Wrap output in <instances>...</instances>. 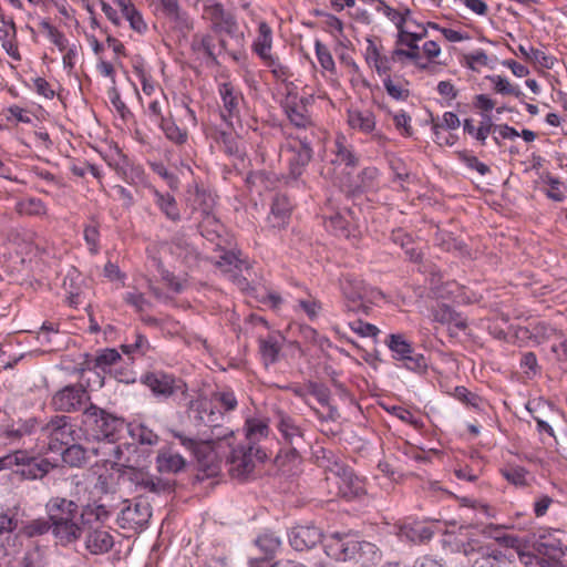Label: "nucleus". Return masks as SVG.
Masks as SVG:
<instances>
[{
    "label": "nucleus",
    "instance_id": "nucleus-58",
    "mask_svg": "<svg viewBox=\"0 0 567 567\" xmlns=\"http://www.w3.org/2000/svg\"><path fill=\"white\" fill-rule=\"evenodd\" d=\"M460 158L468 168L477 171L481 175L489 173V167L486 164L482 163L476 156L471 155L467 152L460 153Z\"/></svg>",
    "mask_w": 567,
    "mask_h": 567
},
{
    "label": "nucleus",
    "instance_id": "nucleus-17",
    "mask_svg": "<svg viewBox=\"0 0 567 567\" xmlns=\"http://www.w3.org/2000/svg\"><path fill=\"white\" fill-rule=\"evenodd\" d=\"M85 548L92 555H102L110 551L114 546L113 536L102 527L84 529Z\"/></svg>",
    "mask_w": 567,
    "mask_h": 567
},
{
    "label": "nucleus",
    "instance_id": "nucleus-13",
    "mask_svg": "<svg viewBox=\"0 0 567 567\" xmlns=\"http://www.w3.org/2000/svg\"><path fill=\"white\" fill-rule=\"evenodd\" d=\"M14 462L19 466L17 473L25 480H39L44 477L50 470L52 464L42 457L29 456L24 452H16Z\"/></svg>",
    "mask_w": 567,
    "mask_h": 567
},
{
    "label": "nucleus",
    "instance_id": "nucleus-19",
    "mask_svg": "<svg viewBox=\"0 0 567 567\" xmlns=\"http://www.w3.org/2000/svg\"><path fill=\"white\" fill-rule=\"evenodd\" d=\"M405 22V18L403 16L400 17L396 27L400 30L399 34V43L403 45H409V50L396 49L393 52L394 56H405L412 60H416L420 56L419 47L416 42L424 37V33L409 32L403 30V23Z\"/></svg>",
    "mask_w": 567,
    "mask_h": 567
},
{
    "label": "nucleus",
    "instance_id": "nucleus-54",
    "mask_svg": "<svg viewBox=\"0 0 567 567\" xmlns=\"http://www.w3.org/2000/svg\"><path fill=\"white\" fill-rule=\"evenodd\" d=\"M212 400L219 403L226 412L233 411L237 406V400L231 391H215Z\"/></svg>",
    "mask_w": 567,
    "mask_h": 567
},
{
    "label": "nucleus",
    "instance_id": "nucleus-44",
    "mask_svg": "<svg viewBox=\"0 0 567 567\" xmlns=\"http://www.w3.org/2000/svg\"><path fill=\"white\" fill-rule=\"evenodd\" d=\"M487 79L493 83L496 93L502 95H514L520 99L524 94L522 91L509 83V81L501 75H491Z\"/></svg>",
    "mask_w": 567,
    "mask_h": 567
},
{
    "label": "nucleus",
    "instance_id": "nucleus-50",
    "mask_svg": "<svg viewBox=\"0 0 567 567\" xmlns=\"http://www.w3.org/2000/svg\"><path fill=\"white\" fill-rule=\"evenodd\" d=\"M267 220L272 228L280 230L284 226V200L279 196L274 198Z\"/></svg>",
    "mask_w": 567,
    "mask_h": 567
},
{
    "label": "nucleus",
    "instance_id": "nucleus-31",
    "mask_svg": "<svg viewBox=\"0 0 567 567\" xmlns=\"http://www.w3.org/2000/svg\"><path fill=\"white\" fill-rule=\"evenodd\" d=\"M24 513L19 512L18 507H13L8 509L4 513H0V538L12 534L13 532H19L20 526V516H23Z\"/></svg>",
    "mask_w": 567,
    "mask_h": 567
},
{
    "label": "nucleus",
    "instance_id": "nucleus-47",
    "mask_svg": "<svg viewBox=\"0 0 567 567\" xmlns=\"http://www.w3.org/2000/svg\"><path fill=\"white\" fill-rule=\"evenodd\" d=\"M245 265L243 260H240L234 252H225L219 257L216 261V267L221 271L230 275L235 270H241V267Z\"/></svg>",
    "mask_w": 567,
    "mask_h": 567
},
{
    "label": "nucleus",
    "instance_id": "nucleus-30",
    "mask_svg": "<svg viewBox=\"0 0 567 567\" xmlns=\"http://www.w3.org/2000/svg\"><path fill=\"white\" fill-rule=\"evenodd\" d=\"M167 140L176 145H184L188 140V132L176 125L172 117H162L159 124Z\"/></svg>",
    "mask_w": 567,
    "mask_h": 567
},
{
    "label": "nucleus",
    "instance_id": "nucleus-46",
    "mask_svg": "<svg viewBox=\"0 0 567 567\" xmlns=\"http://www.w3.org/2000/svg\"><path fill=\"white\" fill-rule=\"evenodd\" d=\"M542 179L549 186L546 192L548 198L555 202H563L565 199L564 184L557 177H554L547 173L542 176Z\"/></svg>",
    "mask_w": 567,
    "mask_h": 567
},
{
    "label": "nucleus",
    "instance_id": "nucleus-60",
    "mask_svg": "<svg viewBox=\"0 0 567 567\" xmlns=\"http://www.w3.org/2000/svg\"><path fill=\"white\" fill-rule=\"evenodd\" d=\"M124 18L128 21L130 27L137 33L142 34L146 32L147 24L144 21L142 13L136 8L131 10V12L127 13Z\"/></svg>",
    "mask_w": 567,
    "mask_h": 567
},
{
    "label": "nucleus",
    "instance_id": "nucleus-40",
    "mask_svg": "<svg viewBox=\"0 0 567 567\" xmlns=\"http://www.w3.org/2000/svg\"><path fill=\"white\" fill-rule=\"evenodd\" d=\"M264 64L269 69V73L276 84L275 90L280 93L281 83L284 82V68L279 61V58H274L270 53L260 56Z\"/></svg>",
    "mask_w": 567,
    "mask_h": 567
},
{
    "label": "nucleus",
    "instance_id": "nucleus-7",
    "mask_svg": "<svg viewBox=\"0 0 567 567\" xmlns=\"http://www.w3.org/2000/svg\"><path fill=\"white\" fill-rule=\"evenodd\" d=\"M142 382L157 398L168 399L178 396L179 402L188 399L187 384L181 378L165 371L155 370L147 372L142 377Z\"/></svg>",
    "mask_w": 567,
    "mask_h": 567
},
{
    "label": "nucleus",
    "instance_id": "nucleus-15",
    "mask_svg": "<svg viewBox=\"0 0 567 567\" xmlns=\"http://www.w3.org/2000/svg\"><path fill=\"white\" fill-rule=\"evenodd\" d=\"M38 430L41 431L40 420L35 416H30L28 419H19L18 421L4 426L2 435L10 443H24V439L34 435Z\"/></svg>",
    "mask_w": 567,
    "mask_h": 567
},
{
    "label": "nucleus",
    "instance_id": "nucleus-42",
    "mask_svg": "<svg viewBox=\"0 0 567 567\" xmlns=\"http://www.w3.org/2000/svg\"><path fill=\"white\" fill-rule=\"evenodd\" d=\"M280 344L274 337H267L260 340V352L266 364L278 360Z\"/></svg>",
    "mask_w": 567,
    "mask_h": 567
},
{
    "label": "nucleus",
    "instance_id": "nucleus-28",
    "mask_svg": "<svg viewBox=\"0 0 567 567\" xmlns=\"http://www.w3.org/2000/svg\"><path fill=\"white\" fill-rule=\"evenodd\" d=\"M247 445L256 446V443L267 437L269 426L266 420L262 419H248L245 424Z\"/></svg>",
    "mask_w": 567,
    "mask_h": 567
},
{
    "label": "nucleus",
    "instance_id": "nucleus-62",
    "mask_svg": "<svg viewBox=\"0 0 567 567\" xmlns=\"http://www.w3.org/2000/svg\"><path fill=\"white\" fill-rule=\"evenodd\" d=\"M316 53L321 66L324 70L330 71L334 69L333 58L326 45L321 44L320 42H316Z\"/></svg>",
    "mask_w": 567,
    "mask_h": 567
},
{
    "label": "nucleus",
    "instance_id": "nucleus-56",
    "mask_svg": "<svg viewBox=\"0 0 567 567\" xmlns=\"http://www.w3.org/2000/svg\"><path fill=\"white\" fill-rule=\"evenodd\" d=\"M326 223L327 227L331 228L336 235L348 236V221L341 214L331 215Z\"/></svg>",
    "mask_w": 567,
    "mask_h": 567
},
{
    "label": "nucleus",
    "instance_id": "nucleus-24",
    "mask_svg": "<svg viewBox=\"0 0 567 567\" xmlns=\"http://www.w3.org/2000/svg\"><path fill=\"white\" fill-rule=\"evenodd\" d=\"M434 532L430 526L423 524L405 525L400 528L399 537L402 540H409L412 543H425L429 542Z\"/></svg>",
    "mask_w": 567,
    "mask_h": 567
},
{
    "label": "nucleus",
    "instance_id": "nucleus-29",
    "mask_svg": "<svg viewBox=\"0 0 567 567\" xmlns=\"http://www.w3.org/2000/svg\"><path fill=\"white\" fill-rule=\"evenodd\" d=\"M116 441H104L99 443L96 447L91 449V454L99 456L101 449L109 450L112 453V457H102L101 461L105 464H110L114 471H121L120 461L123 456V450L120 445L115 444Z\"/></svg>",
    "mask_w": 567,
    "mask_h": 567
},
{
    "label": "nucleus",
    "instance_id": "nucleus-5",
    "mask_svg": "<svg viewBox=\"0 0 567 567\" xmlns=\"http://www.w3.org/2000/svg\"><path fill=\"white\" fill-rule=\"evenodd\" d=\"M75 506L73 522L78 527L75 543L82 538L84 529L101 527L109 520L116 505L113 502L104 501L102 496H89L87 502L80 506L75 501L69 499Z\"/></svg>",
    "mask_w": 567,
    "mask_h": 567
},
{
    "label": "nucleus",
    "instance_id": "nucleus-12",
    "mask_svg": "<svg viewBox=\"0 0 567 567\" xmlns=\"http://www.w3.org/2000/svg\"><path fill=\"white\" fill-rule=\"evenodd\" d=\"M307 443L303 440L300 429L286 419V463H292V475L301 473L302 453Z\"/></svg>",
    "mask_w": 567,
    "mask_h": 567
},
{
    "label": "nucleus",
    "instance_id": "nucleus-63",
    "mask_svg": "<svg viewBox=\"0 0 567 567\" xmlns=\"http://www.w3.org/2000/svg\"><path fill=\"white\" fill-rule=\"evenodd\" d=\"M495 133V124L492 122L491 116L485 115L484 120L481 122L480 126L475 132V138L482 144L485 145L486 138L489 133Z\"/></svg>",
    "mask_w": 567,
    "mask_h": 567
},
{
    "label": "nucleus",
    "instance_id": "nucleus-35",
    "mask_svg": "<svg viewBox=\"0 0 567 567\" xmlns=\"http://www.w3.org/2000/svg\"><path fill=\"white\" fill-rule=\"evenodd\" d=\"M190 48L194 52H202L216 62L215 43L212 34L196 33L192 38Z\"/></svg>",
    "mask_w": 567,
    "mask_h": 567
},
{
    "label": "nucleus",
    "instance_id": "nucleus-4",
    "mask_svg": "<svg viewBox=\"0 0 567 567\" xmlns=\"http://www.w3.org/2000/svg\"><path fill=\"white\" fill-rule=\"evenodd\" d=\"M81 425L87 436L102 443L117 441L126 427L125 420L93 403L81 414Z\"/></svg>",
    "mask_w": 567,
    "mask_h": 567
},
{
    "label": "nucleus",
    "instance_id": "nucleus-48",
    "mask_svg": "<svg viewBox=\"0 0 567 567\" xmlns=\"http://www.w3.org/2000/svg\"><path fill=\"white\" fill-rule=\"evenodd\" d=\"M121 359V354L115 349H104L95 355L94 367L105 371Z\"/></svg>",
    "mask_w": 567,
    "mask_h": 567
},
{
    "label": "nucleus",
    "instance_id": "nucleus-26",
    "mask_svg": "<svg viewBox=\"0 0 567 567\" xmlns=\"http://www.w3.org/2000/svg\"><path fill=\"white\" fill-rule=\"evenodd\" d=\"M348 123L352 128L371 133L375 127V118L370 111H349Z\"/></svg>",
    "mask_w": 567,
    "mask_h": 567
},
{
    "label": "nucleus",
    "instance_id": "nucleus-23",
    "mask_svg": "<svg viewBox=\"0 0 567 567\" xmlns=\"http://www.w3.org/2000/svg\"><path fill=\"white\" fill-rule=\"evenodd\" d=\"M472 567H517L516 564L508 559L499 550H483V554L476 557Z\"/></svg>",
    "mask_w": 567,
    "mask_h": 567
},
{
    "label": "nucleus",
    "instance_id": "nucleus-11",
    "mask_svg": "<svg viewBox=\"0 0 567 567\" xmlns=\"http://www.w3.org/2000/svg\"><path fill=\"white\" fill-rule=\"evenodd\" d=\"M87 400H90V395L85 386L76 383L59 390L52 396L51 404L56 411L73 412L80 410Z\"/></svg>",
    "mask_w": 567,
    "mask_h": 567
},
{
    "label": "nucleus",
    "instance_id": "nucleus-37",
    "mask_svg": "<svg viewBox=\"0 0 567 567\" xmlns=\"http://www.w3.org/2000/svg\"><path fill=\"white\" fill-rule=\"evenodd\" d=\"M402 238L401 248L404 250L405 256L414 262L421 260L422 254L421 250L416 247L415 243L411 238V236L404 234L401 230H396L392 233V240L398 243L399 239Z\"/></svg>",
    "mask_w": 567,
    "mask_h": 567
},
{
    "label": "nucleus",
    "instance_id": "nucleus-55",
    "mask_svg": "<svg viewBox=\"0 0 567 567\" xmlns=\"http://www.w3.org/2000/svg\"><path fill=\"white\" fill-rule=\"evenodd\" d=\"M454 396L461 402L475 409H478L482 403V399L477 394L468 391L465 386H456L454 390Z\"/></svg>",
    "mask_w": 567,
    "mask_h": 567
},
{
    "label": "nucleus",
    "instance_id": "nucleus-51",
    "mask_svg": "<svg viewBox=\"0 0 567 567\" xmlns=\"http://www.w3.org/2000/svg\"><path fill=\"white\" fill-rule=\"evenodd\" d=\"M122 350L125 353L138 352L141 354H146L151 350V344L143 334L135 332L133 334V341L131 343L123 344Z\"/></svg>",
    "mask_w": 567,
    "mask_h": 567
},
{
    "label": "nucleus",
    "instance_id": "nucleus-27",
    "mask_svg": "<svg viewBox=\"0 0 567 567\" xmlns=\"http://www.w3.org/2000/svg\"><path fill=\"white\" fill-rule=\"evenodd\" d=\"M502 476L515 487H526L533 478L529 472L519 465H506L501 468Z\"/></svg>",
    "mask_w": 567,
    "mask_h": 567
},
{
    "label": "nucleus",
    "instance_id": "nucleus-14",
    "mask_svg": "<svg viewBox=\"0 0 567 567\" xmlns=\"http://www.w3.org/2000/svg\"><path fill=\"white\" fill-rule=\"evenodd\" d=\"M121 509L117 516V524L123 529L135 530L147 524L152 516L150 505L146 503H128Z\"/></svg>",
    "mask_w": 567,
    "mask_h": 567
},
{
    "label": "nucleus",
    "instance_id": "nucleus-8",
    "mask_svg": "<svg viewBox=\"0 0 567 567\" xmlns=\"http://www.w3.org/2000/svg\"><path fill=\"white\" fill-rule=\"evenodd\" d=\"M385 344L392 353V358L402 361L404 368L416 373H424L427 361L422 353H416L411 342L401 333H391Z\"/></svg>",
    "mask_w": 567,
    "mask_h": 567
},
{
    "label": "nucleus",
    "instance_id": "nucleus-21",
    "mask_svg": "<svg viewBox=\"0 0 567 567\" xmlns=\"http://www.w3.org/2000/svg\"><path fill=\"white\" fill-rule=\"evenodd\" d=\"M292 302V309L296 312L302 311L307 315L309 320H315L321 309V303L312 297L308 291H301L297 297L289 295Z\"/></svg>",
    "mask_w": 567,
    "mask_h": 567
},
{
    "label": "nucleus",
    "instance_id": "nucleus-32",
    "mask_svg": "<svg viewBox=\"0 0 567 567\" xmlns=\"http://www.w3.org/2000/svg\"><path fill=\"white\" fill-rule=\"evenodd\" d=\"M131 436L142 445H156L158 435L143 423L126 425Z\"/></svg>",
    "mask_w": 567,
    "mask_h": 567
},
{
    "label": "nucleus",
    "instance_id": "nucleus-45",
    "mask_svg": "<svg viewBox=\"0 0 567 567\" xmlns=\"http://www.w3.org/2000/svg\"><path fill=\"white\" fill-rule=\"evenodd\" d=\"M256 545L265 554V558L271 559L275 553L279 549L281 542L278 537H274L270 534H265L256 539Z\"/></svg>",
    "mask_w": 567,
    "mask_h": 567
},
{
    "label": "nucleus",
    "instance_id": "nucleus-49",
    "mask_svg": "<svg viewBox=\"0 0 567 567\" xmlns=\"http://www.w3.org/2000/svg\"><path fill=\"white\" fill-rule=\"evenodd\" d=\"M461 122L458 116L453 112H445L443 114L442 123L433 124V133L435 135V142L442 144L441 142V128L456 130L460 126Z\"/></svg>",
    "mask_w": 567,
    "mask_h": 567
},
{
    "label": "nucleus",
    "instance_id": "nucleus-38",
    "mask_svg": "<svg viewBox=\"0 0 567 567\" xmlns=\"http://www.w3.org/2000/svg\"><path fill=\"white\" fill-rule=\"evenodd\" d=\"M59 337V331L54 324L44 322L38 332L37 339L48 351H53L56 349Z\"/></svg>",
    "mask_w": 567,
    "mask_h": 567
},
{
    "label": "nucleus",
    "instance_id": "nucleus-43",
    "mask_svg": "<svg viewBox=\"0 0 567 567\" xmlns=\"http://www.w3.org/2000/svg\"><path fill=\"white\" fill-rule=\"evenodd\" d=\"M194 205L195 209L200 210L204 218H209L214 208V198L206 190L196 188Z\"/></svg>",
    "mask_w": 567,
    "mask_h": 567
},
{
    "label": "nucleus",
    "instance_id": "nucleus-3",
    "mask_svg": "<svg viewBox=\"0 0 567 567\" xmlns=\"http://www.w3.org/2000/svg\"><path fill=\"white\" fill-rule=\"evenodd\" d=\"M326 554L338 561H373L379 556L377 546L360 540L353 533H331L323 537Z\"/></svg>",
    "mask_w": 567,
    "mask_h": 567
},
{
    "label": "nucleus",
    "instance_id": "nucleus-57",
    "mask_svg": "<svg viewBox=\"0 0 567 567\" xmlns=\"http://www.w3.org/2000/svg\"><path fill=\"white\" fill-rule=\"evenodd\" d=\"M393 122L396 130L400 131L404 136L410 137L413 135L411 117L404 111L394 114Z\"/></svg>",
    "mask_w": 567,
    "mask_h": 567
},
{
    "label": "nucleus",
    "instance_id": "nucleus-25",
    "mask_svg": "<svg viewBox=\"0 0 567 567\" xmlns=\"http://www.w3.org/2000/svg\"><path fill=\"white\" fill-rule=\"evenodd\" d=\"M65 446L66 447L61 452L64 463L72 467H80L86 463L91 450H86L82 445L75 444L74 442Z\"/></svg>",
    "mask_w": 567,
    "mask_h": 567
},
{
    "label": "nucleus",
    "instance_id": "nucleus-36",
    "mask_svg": "<svg viewBox=\"0 0 567 567\" xmlns=\"http://www.w3.org/2000/svg\"><path fill=\"white\" fill-rule=\"evenodd\" d=\"M271 29L266 22H260L258 27V37L254 42V51L264 56L271 50Z\"/></svg>",
    "mask_w": 567,
    "mask_h": 567
},
{
    "label": "nucleus",
    "instance_id": "nucleus-9",
    "mask_svg": "<svg viewBox=\"0 0 567 567\" xmlns=\"http://www.w3.org/2000/svg\"><path fill=\"white\" fill-rule=\"evenodd\" d=\"M266 453L254 445L240 444L234 447L228 457V472L233 478L246 480L255 468V462H262Z\"/></svg>",
    "mask_w": 567,
    "mask_h": 567
},
{
    "label": "nucleus",
    "instance_id": "nucleus-59",
    "mask_svg": "<svg viewBox=\"0 0 567 567\" xmlns=\"http://www.w3.org/2000/svg\"><path fill=\"white\" fill-rule=\"evenodd\" d=\"M99 238L100 231L97 225H87L84 229V239L89 245V250L91 254H97Z\"/></svg>",
    "mask_w": 567,
    "mask_h": 567
},
{
    "label": "nucleus",
    "instance_id": "nucleus-39",
    "mask_svg": "<svg viewBox=\"0 0 567 567\" xmlns=\"http://www.w3.org/2000/svg\"><path fill=\"white\" fill-rule=\"evenodd\" d=\"M340 288L344 299L359 298L364 295L363 282L352 276H344L340 281Z\"/></svg>",
    "mask_w": 567,
    "mask_h": 567
},
{
    "label": "nucleus",
    "instance_id": "nucleus-16",
    "mask_svg": "<svg viewBox=\"0 0 567 567\" xmlns=\"http://www.w3.org/2000/svg\"><path fill=\"white\" fill-rule=\"evenodd\" d=\"M322 535L315 526H298L291 529L289 543L298 551L310 549L321 542Z\"/></svg>",
    "mask_w": 567,
    "mask_h": 567
},
{
    "label": "nucleus",
    "instance_id": "nucleus-1",
    "mask_svg": "<svg viewBox=\"0 0 567 567\" xmlns=\"http://www.w3.org/2000/svg\"><path fill=\"white\" fill-rule=\"evenodd\" d=\"M47 517L23 520L20 516L19 535L27 538L43 536L51 532L55 543L66 547L75 543L78 527L73 522L75 506L66 497L52 496L44 505Z\"/></svg>",
    "mask_w": 567,
    "mask_h": 567
},
{
    "label": "nucleus",
    "instance_id": "nucleus-61",
    "mask_svg": "<svg viewBox=\"0 0 567 567\" xmlns=\"http://www.w3.org/2000/svg\"><path fill=\"white\" fill-rule=\"evenodd\" d=\"M350 329L361 337H377L379 329L371 324L365 323L362 320H357L349 323Z\"/></svg>",
    "mask_w": 567,
    "mask_h": 567
},
{
    "label": "nucleus",
    "instance_id": "nucleus-20",
    "mask_svg": "<svg viewBox=\"0 0 567 567\" xmlns=\"http://www.w3.org/2000/svg\"><path fill=\"white\" fill-rule=\"evenodd\" d=\"M186 461L178 453L163 450L156 456V466L161 473H179L184 470Z\"/></svg>",
    "mask_w": 567,
    "mask_h": 567
},
{
    "label": "nucleus",
    "instance_id": "nucleus-33",
    "mask_svg": "<svg viewBox=\"0 0 567 567\" xmlns=\"http://www.w3.org/2000/svg\"><path fill=\"white\" fill-rule=\"evenodd\" d=\"M518 50L526 60L537 64L540 68L550 70L555 65L556 59L551 55H547L542 50L535 49L533 47L527 49L524 45H519Z\"/></svg>",
    "mask_w": 567,
    "mask_h": 567
},
{
    "label": "nucleus",
    "instance_id": "nucleus-2",
    "mask_svg": "<svg viewBox=\"0 0 567 567\" xmlns=\"http://www.w3.org/2000/svg\"><path fill=\"white\" fill-rule=\"evenodd\" d=\"M290 85L286 83V116L296 128L301 131V134L296 137L289 134L286 157L289 162V175L296 179L302 174L312 157L308 134V128L312 127V121L307 107L311 96L298 97L290 90Z\"/></svg>",
    "mask_w": 567,
    "mask_h": 567
},
{
    "label": "nucleus",
    "instance_id": "nucleus-53",
    "mask_svg": "<svg viewBox=\"0 0 567 567\" xmlns=\"http://www.w3.org/2000/svg\"><path fill=\"white\" fill-rule=\"evenodd\" d=\"M383 84L386 93L395 100L404 101L410 96V91L405 89L402 84L394 83L390 75H388L383 80Z\"/></svg>",
    "mask_w": 567,
    "mask_h": 567
},
{
    "label": "nucleus",
    "instance_id": "nucleus-52",
    "mask_svg": "<svg viewBox=\"0 0 567 567\" xmlns=\"http://www.w3.org/2000/svg\"><path fill=\"white\" fill-rule=\"evenodd\" d=\"M90 496H102L104 501L112 502L113 494L110 492V483L109 477L105 475H99L92 489L90 491Z\"/></svg>",
    "mask_w": 567,
    "mask_h": 567
},
{
    "label": "nucleus",
    "instance_id": "nucleus-41",
    "mask_svg": "<svg viewBox=\"0 0 567 567\" xmlns=\"http://www.w3.org/2000/svg\"><path fill=\"white\" fill-rule=\"evenodd\" d=\"M138 485L144 489L155 494L171 493L174 488L173 484L169 481H164L162 478L153 476L143 477L138 482Z\"/></svg>",
    "mask_w": 567,
    "mask_h": 567
},
{
    "label": "nucleus",
    "instance_id": "nucleus-22",
    "mask_svg": "<svg viewBox=\"0 0 567 567\" xmlns=\"http://www.w3.org/2000/svg\"><path fill=\"white\" fill-rule=\"evenodd\" d=\"M154 203L161 209V212L169 220L177 223L181 220V213L175 197L169 193H162L157 189H153Z\"/></svg>",
    "mask_w": 567,
    "mask_h": 567
},
{
    "label": "nucleus",
    "instance_id": "nucleus-6",
    "mask_svg": "<svg viewBox=\"0 0 567 567\" xmlns=\"http://www.w3.org/2000/svg\"><path fill=\"white\" fill-rule=\"evenodd\" d=\"M330 456L323 455L327 458V464H321L326 471V480L331 487L336 488L334 494L346 498L358 496L362 491L361 480L353 473L352 468L333 458L332 452Z\"/></svg>",
    "mask_w": 567,
    "mask_h": 567
},
{
    "label": "nucleus",
    "instance_id": "nucleus-18",
    "mask_svg": "<svg viewBox=\"0 0 567 567\" xmlns=\"http://www.w3.org/2000/svg\"><path fill=\"white\" fill-rule=\"evenodd\" d=\"M219 94L223 101L221 117L224 121L229 122L239 115L243 95L230 83L220 84Z\"/></svg>",
    "mask_w": 567,
    "mask_h": 567
},
{
    "label": "nucleus",
    "instance_id": "nucleus-34",
    "mask_svg": "<svg viewBox=\"0 0 567 567\" xmlns=\"http://www.w3.org/2000/svg\"><path fill=\"white\" fill-rule=\"evenodd\" d=\"M186 404L188 406V416L195 422V424L200 423L202 420L209 416V410H215L212 401L202 396L190 400Z\"/></svg>",
    "mask_w": 567,
    "mask_h": 567
},
{
    "label": "nucleus",
    "instance_id": "nucleus-10",
    "mask_svg": "<svg viewBox=\"0 0 567 567\" xmlns=\"http://www.w3.org/2000/svg\"><path fill=\"white\" fill-rule=\"evenodd\" d=\"M41 432L49 439L51 451H58L61 446L75 441L74 426L65 415H55L48 423L41 424Z\"/></svg>",
    "mask_w": 567,
    "mask_h": 567
},
{
    "label": "nucleus",
    "instance_id": "nucleus-64",
    "mask_svg": "<svg viewBox=\"0 0 567 567\" xmlns=\"http://www.w3.org/2000/svg\"><path fill=\"white\" fill-rule=\"evenodd\" d=\"M466 64L472 70H476L478 65L485 66L488 63V56L483 50H477L464 56Z\"/></svg>",
    "mask_w": 567,
    "mask_h": 567
}]
</instances>
